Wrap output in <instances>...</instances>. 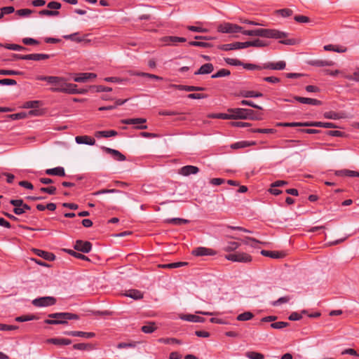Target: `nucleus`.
<instances>
[{"instance_id":"obj_1","label":"nucleus","mask_w":359,"mask_h":359,"mask_svg":"<svg viewBox=\"0 0 359 359\" xmlns=\"http://www.w3.org/2000/svg\"><path fill=\"white\" fill-rule=\"evenodd\" d=\"M243 34L246 36H256L268 39H282L287 36L284 32L275 29H256L252 30H241Z\"/></svg>"},{"instance_id":"obj_2","label":"nucleus","mask_w":359,"mask_h":359,"mask_svg":"<svg viewBox=\"0 0 359 359\" xmlns=\"http://www.w3.org/2000/svg\"><path fill=\"white\" fill-rule=\"evenodd\" d=\"M48 318L52 319L44 320V323L48 325H65L67 324L68 320L79 319V316L77 314L69 312L50 313Z\"/></svg>"},{"instance_id":"obj_3","label":"nucleus","mask_w":359,"mask_h":359,"mask_svg":"<svg viewBox=\"0 0 359 359\" xmlns=\"http://www.w3.org/2000/svg\"><path fill=\"white\" fill-rule=\"evenodd\" d=\"M228 112H233V119H250L252 121H261L263 119L262 114L257 113L250 109H228Z\"/></svg>"},{"instance_id":"obj_4","label":"nucleus","mask_w":359,"mask_h":359,"mask_svg":"<svg viewBox=\"0 0 359 359\" xmlns=\"http://www.w3.org/2000/svg\"><path fill=\"white\" fill-rule=\"evenodd\" d=\"M225 259L233 262L249 263L252 261V257L245 252H235L225 255Z\"/></svg>"},{"instance_id":"obj_5","label":"nucleus","mask_w":359,"mask_h":359,"mask_svg":"<svg viewBox=\"0 0 359 359\" xmlns=\"http://www.w3.org/2000/svg\"><path fill=\"white\" fill-rule=\"evenodd\" d=\"M57 299L50 296L36 298L32 300V304L36 307H46L55 305Z\"/></svg>"},{"instance_id":"obj_6","label":"nucleus","mask_w":359,"mask_h":359,"mask_svg":"<svg viewBox=\"0 0 359 359\" xmlns=\"http://www.w3.org/2000/svg\"><path fill=\"white\" fill-rule=\"evenodd\" d=\"M243 28L236 24L224 22L217 27V31L221 33H238L241 32Z\"/></svg>"},{"instance_id":"obj_7","label":"nucleus","mask_w":359,"mask_h":359,"mask_svg":"<svg viewBox=\"0 0 359 359\" xmlns=\"http://www.w3.org/2000/svg\"><path fill=\"white\" fill-rule=\"evenodd\" d=\"M51 91L53 92H60V93H65L68 94H77L78 90L77 86L74 83H62L59 88H51Z\"/></svg>"},{"instance_id":"obj_8","label":"nucleus","mask_w":359,"mask_h":359,"mask_svg":"<svg viewBox=\"0 0 359 359\" xmlns=\"http://www.w3.org/2000/svg\"><path fill=\"white\" fill-rule=\"evenodd\" d=\"M121 122L124 124L135 125V128L139 130H144L147 128V126L144 124L147 122V119L143 118L123 119Z\"/></svg>"},{"instance_id":"obj_9","label":"nucleus","mask_w":359,"mask_h":359,"mask_svg":"<svg viewBox=\"0 0 359 359\" xmlns=\"http://www.w3.org/2000/svg\"><path fill=\"white\" fill-rule=\"evenodd\" d=\"M191 254L196 257L214 256L217 255V251L212 248L198 247L193 250Z\"/></svg>"},{"instance_id":"obj_10","label":"nucleus","mask_w":359,"mask_h":359,"mask_svg":"<svg viewBox=\"0 0 359 359\" xmlns=\"http://www.w3.org/2000/svg\"><path fill=\"white\" fill-rule=\"evenodd\" d=\"M74 248L77 251L81 252L83 253H88L92 249V244L89 241L77 240L75 242Z\"/></svg>"},{"instance_id":"obj_11","label":"nucleus","mask_w":359,"mask_h":359,"mask_svg":"<svg viewBox=\"0 0 359 359\" xmlns=\"http://www.w3.org/2000/svg\"><path fill=\"white\" fill-rule=\"evenodd\" d=\"M41 81H47L48 83L54 84V88H59L62 83H66V80L63 77L59 76H41L39 78Z\"/></svg>"},{"instance_id":"obj_12","label":"nucleus","mask_w":359,"mask_h":359,"mask_svg":"<svg viewBox=\"0 0 359 359\" xmlns=\"http://www.w3.org/2000/svg\"><path fill=\"white\" fill-rule=\"evenodd\" d=\"M97 77V74L95 73H79L75 74L73 78L74 81L78 83H85L89 79H95Z\"/></svg>"},{"instance_id":"obj_13","label":"nucleus","mask_w":359,"mask_h":359,"mask_svg":"<svg viewBox=\"0 0 359 359\" xmlns=\"http://www.w3.org/2000/svg\"><path fill=\"white\" fill-rule=\"evenodd\" d=\"M286 63L284 61L277 62H266L262 65V69L283 70L285 68Z\"/></svg>"},{"instance_id":"obj_14","label":"nucleus","mask_w":359,"mask_h":359,"mask_svg":"<svg viewBox=\"0 0 359 359\" xmlns=\"http://www.w3.org/2000/svg\"><path fill=\"white\" fill-rule=\"evenodd\" d=\"M306 127H321L324 128H336L337 126L331 122L308 121L304 124Z\"/></svg>"},{"instance_id":"obj_15","label":"nucleus","mask_w":359,"mask_h":359,"mask_svg":"<svg viewBox=\"0 0 359 359\" xmlns=\"http://www.w3.org/2000/svg\"><path fill=\"white\" fill-rule=\"evenodd\" d=\"M102 149L106 153L111 154L114 159L117 161H124L126 160V156L118 150L106 147H102Z\"/></svg>"},{"instance_id":"obj_16","label":"nucleus","mask_w":359,"mask_h":359,"mask_svg":"<svg viewBox=\"0 0 359 359\" xmlns=\"http://www.w3.org/2000/svg\"><path fill=\"white\" fill-rule=\"evenodd\" d=\"M170 88L179 90H184L187 92L191 91H201L204 90L205 88L199 86H184V85H177V84H171L170 86Z\"/></svg>"},{"instance_id":"obj_17","label":"nucleus","mask_w":359,"mask_h":359,"mask_svg":"<svg viewBox=\"0 0 359 359\" xmlns=\"http://www.w3.org/2000/svg\"><path fill=\"white\" fill-rule=\"evenodd\" d=\"M199 171L198 167L194 165H185L180 168L179 173L184 176L197 174Z\"/></svg>"},{"instance_id":"obj_18","label":"nucleus","mask_w":359,"mask_h":359,"mask_svg":"<svg viewBox=\"0 0 359 359\" xmlns=\"http://www.w3.org/2000/svg\"><path fill=\"white\" fill-rule=\"evenodd\" d=\"M64 334L72 336V337H79L84 338H92L95 336L94 332H86L82 331H65L64 332Z\"/></svg>"},{"instance_id":"obj_19","label":"nucleus","mask_w":359,"mask_h":359,"mask_svg":"<svg viewBox=\"0 0 359 359\" xmlns=\"http://www.w3.org/2000/svg\"><path fill=\"white\" fill-rule=\"evenodd\" d=\"M40 105V101L38 100H32V101H27L24 103L23 108L25 109H34L33 110H31L29 111V114L32 115L36 116L39 114L37 109Z\"/></svg>"},{"instance_id":"obj_20","label":"nucleus","mask_w":359,"mask_h":359,"mask_svg":"<svg viewBox=\"0 0 359 359\" xmlns=\"http://www.w3.org/2000/svg\"><path fill=\"white\" fill-rule=\"evenodd\" d=\"M294 100L300 103H302V104H311V105H315V106L320 105L322 104L320 100L313 99V98L294 96Z\"/></svg>"},{"instance_id":"obj_21","label":"nucleus","mask_w":359,"mask_h":359,"mask_svg":"<svg viewBox=\"0 0 359 359\" xmlns=\"http://www.w3.org/2000/svg\"><path fill=\"white\" fill-rule=\"evenodd\" d=\"M75 141L79 144L94 145L95 144V139L88 135L76 136Z\"/></svg>"},{"instance_id":"obj_22","label":"nucleus","mask_w":359,"mask_h":359,"mask_svg":"<svg viewBox=\"0 0 359 359\" xmlns=\"http://www.w3.org/2000/svg\"><path fill=\"white\" fill-rule=\"evenodd\" d=\"M308 64L314 67H330L334 65V62L332 60H312L309 61Z\"/></svg>"},{"instance_id":"obj_23","label":"nucleus","mask_w":359,"mask_h":359,"mask_svg":"<svg viewBox=\"0 0 359 359\" xmlns=\"http://www.w3.org/2000/svg\"><path fill=\"white\" fill-rule=\"evenodd\" d=\"M46 175H55L59 177L65 176V171L63 167L58 166L53 168L47 169L45 171Z\"/></svg>"},{"instance_id":"obj_24","label":"nucleus","mask_w":359,"mask_h":359,"mask_svg":"<svg viewBox=\"0 0 359 359\" xmlns=\"http://www.w3.org/2000/svg\"><path fill=\"white\" fill-rule=\"evenodd\" d=\"M180 319L189 322H194V323H203L205 322V318L193 314H186L180 316Z\"/></svg>"},{"instance_id":"obj_25","label":"nucleus","mask_w":359,"mask_h":359,"mask_svg":"<svg viewBox=\"0 0 359 359\" xmlns=\"http://www.w3.org/2000/svg\"><path fill=\"white\" fill-rule=\"evenodd\" d=\"M34 252L39 257H41L48 261H53L55 259V256L51 252L39 249H34Z\"/></svg>"},{"instance_id":"obj_26","label":"nucleus","mask_w":359,"mask_h":359,"mask_svg":"<svg viewBox=\"0 0 359 359\" xmlns=\"http://www.w3.org/2000/svg\"><path fill=\"white\" fill-rule=\"evenodd\" d=\"M214 70V67L211 63H205L194 74H210Z\"/></svg>"},{"instance_id":"obj_27","label":"nucleus","mask_w":359,"mask_h":359,"mask_svg":"<svg viewBox=\"0 0 359 359\" xmlns=\"http://www.w3.org/2000/svg\"><path fill=\"white\" fill-rule=\"evenodd\" d=\"M47 341L58 346H67L72 344V341L70 339L65 338H51L48 339Z\"/></svg>"},{"instance_id":"obj_28","label":"nucleus","mask_w":359,"mask_h":359,"mask_svg":"<svg viewBox=\"0 0 359 359\" xmlns=\"http://www.w3.org/2000/svg\"><path fill=\"white\" fill-rule=\"evenodd\" d=\"M261 253L264 256L269 257L273 259H280L284 257L285 255L284 252L278 251L262 250Z\"/></svg>"},{"instance_id":"obj_29","label":"nucleus","mask_w":359,"mask_h":359,"mask_svg":"<svg viewBox=\"0 0 359 359\" xmlns=\"http://www.w3.org/2000/svg\"><path fill=\"white\" fill-rule=\"evenodd\" d=\"M50 55L44 53H33L26 55V60H31L34 61H40L48 59Z\"/></svg>"},{"instance_id":"obj_30","label":"nucleus","mask_w":359,"mask_h":359,"mask_svg":"<svg viewBox=\"0 0 359 359\" xmlns=\"http://www.w3.org/2000/svg\"><path fill=\"white\" fill-rule=\"evenodd\" d=\"M117 132L116 130H100L97 131L95 133V136L97 138L100 137H110L117 135Z\"/></svg>"},{"instance_id":"obj_31","label":"nucleus","mask_w":359,"mask_h":359,"mask_svg":"<svg viewBox=\"0 0 359 359\" xmlns=\"http://www.w3.org/2000/svg\"><path fill=\"white\" fill-rule=\"evenodd\" d=\"M255 142H249V141H239L235 142L231 145V148L233 149L245 148L252 145H255Z\"/></svg>"},{"instance_id":"obj_32","label":"nucleus","mask_w":359,"mask_h":359,"mask_svg":"<svg viewBox=\"0 0 359 359\" xmlns=\"http://www.w3.org/2000/svg\"><path fill=\"white\" fill-rule=\"evenodd\" d=\"M126 297H130L133 299L137 300L143 298V294L142 292L137 290H130L126 292L125 294Z\"/></svg>"},{"instance_id":"obj_33","label":"nucleus","mask_w":359,"mask_h":359,"mask_svg":"<svg viewBox=\"0 0 359 359\" xmlns=\"http://www.w3.org/2000/svg\"><path fill=\"white\" fill-rule=\"evenodd\" d=\"M210 118H220V119H233V112H229L227 114L225 113H219V114H212L209 115Z\"/></svg>"},{"instance_id":"obj_34","label":"nucleus","mask_w":359,"mask_h":359,"mask_svg":"<svg viewBox=\"0 0 359 359\" xmlns=\"http://www.w3.org/2000/svg\"><path fill=\"white\" fill-rule=\"evenodd\" d=\"M219 49L224 51L239 49V42L238 41L231 43H226L221 45L219 46Z\"/></svg>"},{"instance_id":"obj_35","label":"nucleus","mask_w":359,"mask_h":359,"mask_svg":"<svg viewBox=\"0 0 359 359\" xmlns=\"http://www.w3.org/2000/svg\"><path fill=\"white\" fill-rule=\"evenodd\" d=\"M166 223L172 224L174 225L180 226L182 224H187L189 220L182 218H169L165 220Z\"/></svg>"},{"instance_id":"obj_36","label":"nucleus","mask_w":359,"mask_h":359,"mask_svg":"<svg viewBox=\"0 0 359 359\" xmlns=\"http://www.w3.org/2000/svg\"><path fill=\"white\" fill-rule=\"evenodd\" d=\"M240 243L234 241H230L226 243V245L223 248L225 252H233L240 247Z\"/></svg>"},{"instance_id":"obj_37","label":"nucleus","mask_w":359,"mask_h":359,"mask_svg":"<svg viewBox=\"0 0 359 359\" xmlns=\"http://www.w3.org/2000/svg\"><path fill=\"white\" fill-rule=\"evenodd\" d=\"M187 39L184 37L179 36H166L163 39V41L167 44H170V43H177V42H185Z\"/></svg>"},{"instance_id":"obj_38","label":"nucleus","mask_w":359,"mask_h":359,"mask_svg":"<svg viewBox=\"0 0 359 359\" xmlns=\"http://www.w3.org/2000/svg\"><path fill=\"white\" fill-rule=\"evenodd\" d=\"M66 252H67L69 255L76 257V258H78L79 259H82V260H85V261H89V258L88 257H86V255L81 254V253H79V252H75L73 250H69V249H65L64 250Z\"/></svg>"},{"instance_id":"obj_39","label":"nucleus","mask_w":359,"mask_h":359,"mask_svg":"<svg viewBox=\"0 0 359 359\" xmlns=\"http://www.w3.org/2000/svg\"><path fill=\"white\" fill-rule=\"evenodd\" d=\"M241 95L244 97H261L263 96V94L253 90H246L242 92Z\"/></svg>"},{"instance_id":"obj_40","label":"nucleus","mask_w":359,"mask_h":359,"mask_svg":"<svg viewBox=\"0 0 359 359\" xmlns=\"http://www.w3.org/2000/svg\"><path fill=\"white\" fill-rule=\"evenodd\" d=\"M253 316L254 315L252 314V313L250 311H246L239 314L236 317V319L238 321H247L251 320L253 318Z\"/></svg>"},{"instance_id":"obj_41","label":"nucleus","mask_w":359,"mask_h":359,"mask_svg":"<svg viewBox=\"0 0 359 359\" xmlns=\"http://www.w3.org/2000/svg\"><path fill=\"white\" fill-rule=\"evenodd\" d=\"M324 117L328 119L338 120L343 118L339 113L333 111H326L324 113Z\"/></svg>"},{"instance_id":"obj_42","label":"nucleus","mask_w":359,"mask_h":359,"mask_svg":"<svg viewBox=\"0 0 359 359\" xmlns=\"http://www.w3.org/2000/svg\"><path fill=\"white\" fill-rule=\"evenodd\" d=\"M156 329L154 323H149L145 325H143L141 328L142 331L147 334H150L154 332Z\"/></svg>"},{"instance_id":"obj_43","label":"nucleus","mask_w":359,"mask_h":359,"mask_svg":"<svg viewBox=\"0 0 359 359\" xmlns=\"http://www.w3.org/2000/svg\"><path fill=\"white\" fill-rule=\"evenodd\" d=\"M230 74H231V72L229 70H228L226 69H221L217 72L212 74L211 76V78L217 79V78H220V77L228 76L230 75Z\"/></svg>"},{"instance_id":"obj_44","label":"nucleus","mask_w":359,"mask_h":359,"mask_svg":"<svg viewBox=\"0 0 359 359\" xmlns=\"http://www.w3.org/2000/svg\"><path fill=\"white\" fill-rule=\"evenodd\" d=\"M185 265H187V262H179L162 264V265H161V266L164 269H175V268H179L180 266H185Z\"/></svg>"},{"instance_id":"obj_45","label":"nucleus","mask_w":359,"mask_h":359,"mask_svg":"<svg viewBox=\"0 0 359 359\" xmlns=\"http://www.w3.org/2000/svg\"><path fill=\"white\" fill-rule=\"evenodd\" d=\"M74 349L76 350H87V349H93V346L91 344H84V343H79V344H75L73 345Z\"/></svg>"},{"instance_id":"obj_46","label":"nucleus","mask_w":359,"mask_h":359,"mask_svg":"<svg viewBox=\"0 0 359 359\" xmlns=\"http://www.w3.org/2000/svg\"><path fill=\"white\" fill-rule=\"evenodd\" d=\"M246 356L249 359H264V355L262 353L255 352V351L247 352Z\"/></svg>"},{"instance_id":"obj_47","label":"nucleus","mask_w":359,"mask_h":359,"mask_svg":"<svg viewBox=\"0 0 359 359\" xmlns=\"http://www.w3.org/2000/svg\"><path fill=\"white\" fill-rule=\"evenodd\" d=\"M31 209L30 206L27 204L25 203L22 207L17 208L13 209V212L15 215H20L25 213L27 210H29Z\"/></svg>"},{"instance_id":"obj_48","label":"nucleus","mask_w":359,"mask_h":359,"mask_svg":"<svg viewBox=\"0 0 359 359\" xmlns=\"http://www.w3.org/2000/svg\"><path fill=\"white\" fill-rule=\"evenodd\" d=\"M288 325H289V323L287 322L279 321V322L272 323L270 325V327L273 329L281 330V329H283L284 327H287Z\"/></svg>"},{"instance_id":"obj_49","label":"nucleus","mask_w":359,"mask_h":359,"mask_svg":"<svg viewBox=\"0 0 359 359\" xmlns=\"http://www.w3.org/2000/svg\"><path fill=\"white\" fill-rule=\"evenodd\" d=\"M290 300V297L289 296H285L280 297L276 301H274L271 303V305L273 306H278L282 304L287 303Z\"/></svg>"},{"instance_id":"obj_50","label":"nucleus","mask_w":359,"mask_h":359,"mask_svg":"<svg viewBox=\"0 0 359 359\" xmlns=\"http://www.w3.org/2000/svg\"><path fill=\"white\" fill-rule=\"evenodd\" d=\"M242 66L244 69L248 70H262V65L243 62Z\"/></svg>"},{"instance_id":"obj_51","label":"nucleus","mask_w":359,"mask_h":359,"mask_svg":"<svg viewBox=\"0 0 359 359\" xmlns=\"http://www.w3.org/2000/svg\"><path fill=\"white\" fill-rule=\"evenodd\" d=\"M36 319V316L34 315H26V316H18L15 318V321L17 322H26L29 320H33Z\"/></svg>"},{"instance_id":"obj_52","label":"nucleus","mask_w":359,"mask_h":359,"mask_svg":"<svg viewBox=\"0 0 359 359\" xmlns=\"http://www.w3.org/2000/svg\"><path fill=\"white\" fill-rule=\"evenodd\" d=\"M57 189L55 187L50 186L48 187H41L40 191L43 193H47L50 195H54L56 194Z\"/></svg>"},{"instance_id":"obj_53","label":"nucleus","mask_w":359,"mask_h":359,"mask_svg":"<svg viewBox=\"0 0 359 359\" xmlns=\"http://www.w3.org/2000/svg\"><path fill=\"white\" fill-rule=\"evenodd\" d=\"M158 341L165 344L180 343L177 339L175 338H160L158 339Z\"/></svg>"},{"instance_id":"obj_54","label":"nucleus","mask_w":359,"mask_h":359,"mask_svg":"<svg viewBox=\"0 0 359 359\" xmlns=\"http://www.w3.org/2000/svg\"><path fill=\"white\" fill-rule=\"evenodd\" d=\"M39 14L41 15L57 16L59 15V12L57 11H51V10L44 9V10L39 11Z\"/></svg>"},{"instance_id":"obj_55","label":"nucleus","mask_w":359,"mask_h":359,"mask_svg":"<svg viewBox=\"0 0 359 359\" xmlns=\"http://www.w3.org/2000/svg\"><path fill=\"white\" fill-rule=\"evenodd\" d=\"M138 342L133 341L130 343L121 342L118 344V348H135Z\"/></svg>"},{"instance_id":"obj_56","label":"nucleus","mask_w":359,"mask_h":359,"mask_svg":"<svg viewBox=\"0 0 359 359\" xmlns=\"http://www.w3.org/2000/svg\"><path fill=\"white\" fill-rule=\"evenodd\" d=\"M189 44L191 46H197V47H202V48H208L210 47L211 45L209 43L206 42H201V41H190Z\"/></svg>"},{"instance_id":"obj_57","label":"nucleus","mask_w":359,"mask_h":359,"mask_svg":"<svg viewBox=\"0 0 359 359\" xmlns=\"http://www.w3.org/2000/svg\"><path fill=\"white\" fill-rule=\"evenodd\" d=\"M225 62L232 66H242L243 62L239 60L234 58H225Z\"/></svg>"},{"instance_id":"obj_58","label":"nucleus","mask_w":359,"mask_h":359,"mask_svg":"<svg viewBox=\"0 0 359 359\" xmlns=\"http://www.w3.org/2000/svg\"><path fill=\"white\" fill-rule=\"evenodd\" d=\"M22 73L15 70L0 69L1 75H21Z\"/></svg>"},{"instance_id":"obj_59","label":"nucleus","mask_w":359,"mask_h":359,"mask_svg":"<svg viewBox=\"0 0 359 359\" xmlns=\"http://www.w3.org/2000/svg\"><path fill=\"white\" fill-rule=\"evenodd\" d=\"M241 104L250 106V107H252L253 108H256L258 109H262V107L261 106H259V105L255 104L252 101H250V100H243L241 102Z\"/></svg>"},{"instance_id":"obj_60","label":"nucleus","mask_w":359,"mask_h":359,"mask_svg":"<svg viewBox=\"0 0 359 359\" xmlns=\"http://www.w3.org/2000/svg\"><path fill=\"white\" fill-rule=\"evenodd\" d=\"M118 192H120V191L118 190V189H102V190H100V191H95V192L93 193V196H98L100 194H103L118 193Z\"/></svg>"},{"instance_id":"obj_61","label":"nucleus","mask_w":359,"mask_h":359,"mask_svg":"<svg viewBox=\"0 0 359 359\" xmlns=\"http://www.w3.org/2000/svg\"><path fill=\"white\" fill-rule=\"evenodd\" d=\"M32 11L27 8L20 9L16 11V14L20 17H27L32 13Z\"/></svg>"},{"instance_id":"obj_62","label":"nucleus","mask_w":359,"mask_h":359,"mask_svg":"<svg viewBox=\"0 0 359 359\" xmlns=\"http://www.w3.org/2000/svg\"><path fill=\"white\" fill-rule=\"evenodd\" d=\"M18 328V327L16 325H10L0 323V330L2 331H11L17 330Z\"/></svg>"},{"instance_id":"obj_63","label":"nucleus","mask_w":359,"mask_h":359,"mask_svg":"<svg viewBox=\"0 0 359 359\" xmlns=\"http://www.w3.org/2000/svg\"><path fill=\"white\" fill-rule=\"evenodd\" d=\"M1 85H6V86H15L17 84V82L14 79H0Z\"/></svg>"},{"instance_id":"obj_64","label":"nucleus","mask_w":359,"mask_h":359,"mask_svg":"<svg viewBox=\"0 0 359 359\" xmlns=\"http://www.w3.org/2000/svg\"><path fill=\"white\" fill-rule=\"evenodd\" d=\"M294 19L299 23H306L309 22V18L304 15H296Z\"/></svg>"}]
</instances>
